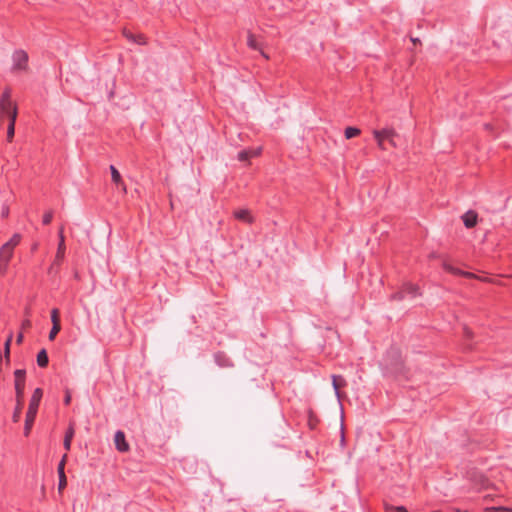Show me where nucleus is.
I'll list each match as a JSON object with an SVG mask.
<instances>
[{"label": "nucleus", "instance_id": "9b49d317", "mask_svg": "<svg viewBox=\"0 0 512 512\" xmlns=\"http://www.w3.org/2000/svg\"><path fill=\"white\" fill-rule=\"evenodd\" d=\"M234 217L247 224H252L254 222V217L251 215L250 210L248 209H238L233 213Z\"/></svg>", "mask_w": 512, "mask_h": 512}, {"label": "nucleus", "instance_id": "ea45409f", "mask_svg": "<svg viewBox=\"0 0 512 512\" xmlns=\"http://www.w3.org/2000/svg\"><path fill=\"white\" fill-rule=\"evenodd\" d=\"M411 40H412L414 43L418 41V39H414V38H412Z\"/></svg>", "mask_w": 512, "mask_h": 512}, {"label": "nucleus", "instance_id": "7c9ffc66", "mask_svg": "<svg viewBox=\"0 0 512 512\" xmlns=\"http://www.w3.org/2000/svg\"><path fill=\"white\" fill-rule=\"evenodd\" d=\"M11 340H12V335H10L8 337V339L6 340L5 345H4L5 346V355L7 358L9 357Z\"/></svg>", "mask_w": 512, "mask_h": 512}, {"label": "nucleus", "instance_id": "1a4fd4ad", "mask_svg": "<svg viewBox=\"0 0 512 512\" xmlns=\"http://www.w3.org/2000/svg\"><path fill=\"white\" fill-rule=\"evenodd\" d=\"M214 361L221 368H230L234 366L233 361L224 352L215 353Z\"/></svg>", "mask_w": 512, "mask_h": 512}, {"label": "nucleus", "instance_id": "f704fd0d", "mask_svg": "<svg viewBox=\"0 0 512 512\" xmlns=\"http://www.w3.org/2000/svg\"><path fill=\"white\" fill-rule=\"evenodd\" d=\"M9 214V208L8 207H3L2 209V217H7Z\"/></svg>", "mask_w": 512, "mask_h": 512}, {"label": "nucleus", "instance_id": "c9c22d12", "mask_svg": "<svg viewBox=\"0 0 512 512\" xmlns=\"http://www.w3.org/2000/svg\"><path fill=\"white\" fill-rule=\"evenodd\" d=\"M22 341H23V333H21V332H20V333L17 335L16 342H17L18 344H20V343H22Z\"/></svg>", "mask_w": 512, "mask_h": 512}, {"label": "nucleus", "instance_id": "c756f323", "mask_svg": "<svg viewBox=\"0 0 512 512\" xmlns=\"http://www.w3.org/2000/svg\"><path fill=\"white\" fill-rule=\"evenodd\" d=\"M9 262H4L0 259V276H3L6 274L8 269Z\"/></svg>", "mask_w": 512, "mask_h": 512}, {"label": "nucleus", "instance_id": "f3484780", "mask_svg": "<svg viewBox=\"0 0 512 512\" xmlns=\"http://www.w3.org/2000/svg\"><path fill=\"white\" fill-rule=\"evenodd\" d=\"M124 35L125 37L130 40V41H133L137 44H140V45H143V44H146V39H145V36L142 35V34H139L137 36H135L134 34H132L130 31H124Z\"/></svg>", "mask_w": 512, "mask_h": 512}, {"label": "nucleus", "instance_id": "20e7f679", "mask_svg": "<svg viewBox=\"0 0 512 512\" xmlns=\"http://www.w3.org/2000/svg\"><path fill=\"white\" fill-rule=\"evenodd\" d=\"M21 240V234H13V236L1 246L0 259L4 262H10L14 254V249L20 244Z\"/></svg>", "mask_w": 512, "mask_h": 512}, {"label": "nucleus", "instance_id": "f8f14e48", "mask_svg": "<svg viewBox=\"0 0 512 512\" xmlns=\"http://www.w3.org/2000/svg\"><path fill=\"white\" fill-rule=\"evenodd\" d=\"M406 297L415 298L420 295V288L418 285L406 282L402 285Z\"/></svg>", "mask_w": 512, "mask_h": 512}, {"label": "nucleus", "instance_id": "7ed1b4c3", "mask_svg": "<svg viewBox=\"0 0 512 512\" xmlns=\"http://www.w3.org/2000/svg\"><path fill=\"white\" fill-rule=\"evenodd\" d=\"M11 72L15 74L26 73L29 71V55L23 49H16L11 56Z\"/></svg>", "mask_w": 512, "mask_h": 512}, {"label": "nucleus", "instance_id": "473e14b6", "mask_svg": "<svg viewBox=\"0 0 512 512\" xmlns=\"http://www.w3.org/2000/svg\"><path fill=\"white\" fill-rule=\"evenodd\" d=\"M71 402V394L70 392L67 390L66 391V394H65V397H64V404L65 405H69Z\"/></svg>", "mask_w": 512, "mask_h": 512}, {"label": "nucleus", "instance_id": "393cba45", "mask_svg": "<svg viewBox=\"0 0 512 512\" xmlns=\"http://www.w3.org/2000/svg\"><path fill=\"white\" fill-rule=\"evenodd\" d=\"M52 219H53V211L49 210V211L44 213V215L42 217V223L44 225H48V224L51 223Z\"/></svg>", "mask_w": 512, "mask_h": 512}, {"label": "nucleus", "instance_id": "dca6fc26", "mask_svg": "<svg viewBox=\"0 0 512 512\" xmlns=\"http://www.w3.org/2000/svg\"><path fill=\"white\" fill-rule=\"evenodd\" d=\"M17 117H15V114L13 113L12 118L8 120V126H7V141L12 142L14 135H15V123H16Z\"/></svg>", "mask_w": 512, "mask_h": 512}, {"label": "nucleus", "instance_id": "ddd939ff", "mask_svg": "<svg viewBox=\"0 0 512 512\" xmlns=\"http://www.w3.org/2000/svg\"><path fill=\"white\" fill-rule=\"evenodd\" d=\"M247 45L249 46V48H251V49H253V50H258V51H260V52H261V55H262L265 59H268V58H269V56H268V55H266V54L264 53V51H262L260 42H259V41L256 39V37H255L253 34H251V33H249V34H248V37H247Z\"/></svg>", "mask_w": 512, "mask_h": 512}, {"label": "nucleus", "instance_id": "a211bd4d", "mask_svg": "<svg viewBox=\"0 0 512 512\" xmlns=\"http://www.w3.org/2000/svg\"><path fill=\"white\" fill-rule=\"evenodd\" d=\"M49 359L45 349H41L37 354V364L39 367L44 368L48 365Z\"/></svg>", "mask_w": 512, "mask_h": 512}, {"label": "nucleus", "instance_id": "f03ea898", "mask_svg": "<svg viewBox=\"0 0 512 512\" xmlns=\"http://www.w3.org/2000/svg\"><path fill=\"white\" fill-rule=\"evenodd\" d=\"M13 113L15 114V117H17V105L12 100L11 89L6 88L0 96V122H3L5 119H11Z\"/></svg>", "mask_w": 512, "mask_h": 512}, {"label": "nucleus", "instance_id": "cd10ccee", "mask_svg": "<svg viewBox=\"0 0 512 512\" xmlns=\"http://www.w3.org/2000/svg\"><path fill=\"white\" fill-rule=\"evenodd\" d=\"M391 298L393 300H398V301L403 300L404 298H406L405 292L403 291V288L401 287V289L399 291H397L396 293H394L391 296Z\"/></svg>", "mask_w": 512, "mask_h": 512}, {"label": "nucleus", "instance_id": "e433bc0d", "mask_svg": "<svg viewBox=\"0 0 512 512\" xmlns=\"http://www.w3.org/2000/svg\"><path fill=\"white\" fill-rule=\"evenodd\" d=\"M395 510H396V512H408V511L406 510V508H405V507H403V506L396 507V509H395Z\"/></svg>", "mask_w": 512, "mask_h": 512}, {"label": "nucleus", "instance_id": "4c0bfd02", "mask_svg": "<svg viewBox=\"0 0 512 512\" xmlns=\"http://www.w3.org/2000/svg\"><path fill=\"white\" fill-rule=\"evenodd\" d=\"M62 239L65 240L64 235H63V227H61L59 230V241H62Z\"/></svg>", "mask_w": 512, "mask_h": 512}, {"label": "nucleus", "instance_id": "4468645a", "mask_svg": "<svg viewBox=\"0 0 512 512\" xmlns=\"http://www.w3.org/2000/svg\"><path fill=\"white\" fill-rule=\"evenodd\" d=\"M463 223L467 228H473L477 223V214L470 210L462 216Z\"/></svg>", "mask_w": 512, "mask_h": 512}, {"label": "nucleus", "instance_id": "aec40b11", "mask_svg": "<svg viewBox=\"0 0 512 512\" xmlns=\"http://www.w3.org/2000/svg\"><path fill=\"white\" fill-rule=\"evenodd\" d=\"M65 250H66L65 241H64V239H62V241H59V244L57 247V253H56L57 261L63 260L64 255H65Z\"/></svg>", "mask_w": 512, "mask_h": 512}, {"label": "nucleus", "instance_id": "a878e982", "mask_svg": "<svg viewBox=\"0 0 512 512\" xmlns=\"http://www.w3.org/2000/svg\"><path fill=\"white\" fill-rule=\"evenodd\" d=\"M18 404L14 410V413H13V421L14 422H18L19 421V418H20V414H21V404H20V399L17 400Z\"/></svg>", "mask_w": 512, "mask_h": 512}, {"label": "nucleus", "instance_id": "0eeeda50", "mask_svg": "<svg viewBox=\"0 0 512 512\" xmlns=\"http://www.w3.org/2000/svg\"><path fill=\"white\" fill-rule=\"evenodd\" d=\"M442 267L445 271L451 273V274H454V275H458V276H463V277H466V278H474L476 277L475 274H473L472 272H467V271H463L459 268H456L454 267L453 265H451L450 263H448L447 261H444L443 264H442Z\"/></svg>", "mask_w": 512, "mask_h": 512}, {"label": "nucleus", "instance_id": "2f4dec72", "mask_svg": "<svg viewBox=\"0 0 512 512\" xmlns=\"http://www.w3.org/2000/svg\"><path fill=\"white\" fill-rule=\"evenodd\" d=\"M66 484H67L66 476L64 475V479L59 478V484H58L59 490L63 489L66 486Z\"/></svg>", "mask_w": 512, "mask_h": 512}, {"label": "nucleus", "instance_id": "72a5a7b5", "mask_svg": "<svg viewBox=\"0 0 512 512\" xmlns=\"http://www.w3.org/2000/svg\"><path fill=\"white\" fill-rule=\"evenodd\" d=\"M31 326V321L29 319H25L22 322V328H29Z\"/></svg>", "mask_w": 512, "mask_h": 512}, {"label": "nucleus", "instance_id": "412c9836", "mask_svg": "<svg viewBox=\"0 0 512 512\" xmlns=\"http://www.w3.org/2000/svg\"><path fill=\"white\" fill-rule=\"evenodd\" d=\"M339 381H341L342 383H344V379L341 377V376H336V375H333L332 376V385H333V388L335 390V394L337 397H339L340 393H339V387H340V383Z\"/></svg>", "mask_w": 512, "mask_h": 512}, {"label": "nucleus", "instance_id": "f257e3e1", "mask_svg": "<svg viewBox=\"0 0 512 512\" xmlns=\"http://www.w3.org/2000/svg\"><path fill=\"white\" fill-rule=\"evenodd\" d=\"M42 396H43V391L41 388H36L33 391V394L31 396V399L29 402L28 411L26 413V419H25L24 434L26 436L29 435L30 430L33 426Z\"/></svg>", "mask_w": 512, "mask_h": 512}, {"label": "nucleus", "instance_id": "2eb2a0df", "mask_svg": "<svg viewBox=\"0 0 512 512\" xmlns=\"http://www.w3.org/2000/svg\"><path fill=\"white\" fill-rule=\"evenodd\" d=\"M260 153H261V148L241 150L238 153V160L247 161L248 159H250L252 157L258 156Z\"/></svg>", "mask_w": 512, "mask_h": 512}, {"label": "nucleus", "instance_id": "c85d7f7f", "mask_svg": "<svg viewBox=\"0 0 512 512\" xmlns=\"http://www.w3.org/2000/svg\"><path fill=\"white\" fill-rule=\"evenodd\" d=\"M487 511H489V512H512V509L499 506V507H489V508H487Z\"/></svg>", "mask_w": 512, "mask_h": 512}, {"label": "nucleus", "instance_id": "6e6552de", "mask_svg": "<svg viewBox=\"0 0 512 512\" xmlns=\"http://www.w3.org/2000/svg\"><path fill=\"white\" fill-rule=\"evenodd\" d=\"M114 442L116 449L120 452H126L129 449V445L126 442L125 434L123 431L118 430L114 436Z\"/></svg>", "mask_w": 512, "mask_h": 512}, {"label": "nucleus", "instance_id": "4be33fe9", "mask_svg": "<svg viewBox=\"0 0 512 512\" xmlns=\"http://www.w3.org/2000/svg\"><path fill=\"white\" fill-rule=\"evenodd\" d=\"M360 134V129L356 128V127H347L345 129V137L346 139H351L357 135Z\"/></svg>", "mask_w": 512, "mask_h": 512}, {"label": "nucleus", "instance_id": "6ab92c4d", "mask_svg": "<svg viewBox=\"0 0 512 512\" xmlns=\"http://www.w3.org/2000/svg\"><path fill=\"white\" fill-rule=\"evenodd\" d=\"M73 436H74V430L72 427H70L65 433L64 442H63L64 448L66 450H70L71 441H72Z\"/></svg>", "mask_w": 512, "mask_h": 512}, {"label": "nucleus", "instance_id": "9d476101", "mask_svg": "<svg viewBox=\"0 0 512 512\" xmlns=\"http://www.w3.org/2000/svg\"><path fill=\"white\" fill-rule=\"evenodd\" d=\"M110 172H111L112 182L118 188H120L123 193H126V191H127L126 190V185H125V183L122 180L121 174L119 173V171L116 169V167L114 165L110 166Z\"/></svg>", "mask_w": 512, "mask_h": 512}, {"label": "nucleus", "instance_id": "b1692460", "mask_svg": "<svg viewBox=\"0 0 512 512\" xmlns=\"http://www.w3.org/2000/svg\"><path fill=\"white\" fill-rule=\"evenodd\" d=\"M65 460H66V455L63 456L62 460L60 461V463L58 464V467H57V472H58L59 478H63V479H64V475H65V472H64Z\"/></svg>", "mask_w": 512, "mask_h": 512}, {"label": "nucleus", "instance_id": "5701e85b", "mask_svg": "<svg viewBox=\"0 0 512 512\" xmlns=\"http://www.w3.org/2000/svg\"><path fill=\"white\" fill-rule=\"evenodd\" d=\"M60 330H61L60 324L55 323V325H52V328H51V330L49 332V336H48L49 340H51V341L54 340Z\"/></svg>", "mask_w": 512, "mask_h": 512}, {"label": "nucleus", "instance_id": "423d86ee", "mask_svg": "<svg viewBox=\"0 0 512 512\" xmlns=\"http://www.w3.org/2000/svg\"><path fill=\"white\" fill-rule=\"evenodd\" d=\"M14 377L16 398L19 400L24 394L26 371L24 369H16L14 371Z\"/></svg>", "mask_w": 512, "mask_h": 512}, {"label": "nucleus", "instance_id": "bb28decb", "mask_svg": "<svg viewBox=\"0 0 512 512\" xmlns=\"http://www.w3.org/2000/svg\"><path fill=\"white\" fill-rule=\"evenodd\" d=\"M51 321H52V325H55V323L60 324L59 311L56 308L52 309V311H51Z\"/></svg>", "mask_w": 512, "mask_h": 512}, {"label": "nucleus", "instance_id": "58836bf2", "mask_svg": "<svg viewBox=\"0 0 512 512\" xmlns=\"http://www.w3.org/2000/svg\"><path fill=\"white\" fill-rule=\"evenodd\" d=\"M465 334H466V336H467V337H469V338H470V337H472V333H471V332H470V330H468V329H465Z\"/></svg>", "mask_w": 512, "mask_h": 512}, {"label": "nucleus", "instance_id": "39448f33", "mask_svg": "<svg viewBox=\"0 0 512 512\" xmlns=\"http://www.w3.org/2000/svg\"><path fill=\"white\" fill-rule=\"evenodd\" d=\"M373 135L375 140L377 141L378 147L382 150H385V141H388L389 144L393 147L396 146L394 142V137L396 136V132L393 128H383L381 130H374Z\"/></svg>", "mask_w": 512, "mask_h": 512}]
</instances>
